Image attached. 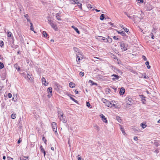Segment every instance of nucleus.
<instances>
[{
  "label": "nucleus",
  "mask_w": 160,
  "mask_h": 160,
  "mask_svg": "<svg viewBox=\"0 0 160 160\" xmlns=\"http://www.w3.org/2000/svg\"><path fill=\"white\" fill-rule=\"evenodd\" d=\"M24 158H26L23 159V160H29L28 159V157H24Z\"/></svg>",
  "instance_id": "052dcab7"
},
{
  "label": "nucleus",
  "mask_w": 160,
  "mask_h": 160,
  "mask_svg": "<svg viewBox=\"0 0 160 160\" xmlns=\"http://www.w3.org/2000/svg\"><path fill=\"white\" fill-rule=\"evenodd\" d=\"M106 40L109 43H111L112 42V39L110 37H108L107 38Z\"/></svg>",
  "instance_id": "4468645a"
},
{
  "label": "nucleus",
  "mask_w": 160,
  "mask_h": 160,
  "mask_svg": "<svg viewBox=\"0 0 160 160\" xmlns=\"http://www.w3.org/2000/svg\"><path fill=\"white\" fill-rule=\"evenodd\" d=\"M133 20L134 21H135V18H137L138 17L137 16H135L134 15H133Z\"/></svg>",
  "instance_id": "680f3d73"
},
{
  "label": "nucleus",
  "mask_w": 160,
  "mask_h": 160,
  "mask_svg": "<svg viewBox=\"0 0 160 160\" xmlns=\"http://www.w3.org/2000/svg\"><path fill=\"white\" fill-rule=\"evenodd\" d=\"M104 18H105V15L104 14H101L100 17V19L101 20H103Z\"/></svg>",
  "instance_id": "b1692460"
},
{
  "label": "nucleus",
  "mask_w": 160,
  "mask_h": 160,
  "mask_svg": "<svg viewBox=\"0 0 160 160\" xmlns=\"http://www.w3.org/2000/svg\"><path fill=\"white\" fill-rule=\"evenodd\" d=\"M52 28L54 29L55 30H57L58 28L57 26V25L56 24H54V23H52L51 25Z\"/></svg>",
  "instance_id": "9d476101"
},
{
  "label": "nucleus",
  "mask_w": 160,
  "mask_h": 160,
  "mask_svg": "<svg viewBox=\"0 0 160 160\" xmlns=\"http://www.w3.org/2000/svg\"><path fill=\"white\" fill-rule=\"evenodd\" d=\"M42 34L44 37H47L48 36V34L45 31H43Z\"/></svg>",
  "instance_id": "c85d7f7f"
},
{
  "label": "nucleus",
  "mask_w": 160,
  "mask_h": 160,
  "mask_svg": "<svg viewBox=\"0 0 160 160\" xmlns=\"http://www.w3.org/2000/svg\"><path fill=\"white\" fill-rule=\"evenodd\" d=\"M138 1V3H142L143 2V0H136Z\"/></svg>",
  "instance_id": "c03bdc74"
},
{
  "label": "nucleus",
  "mask_w": 160,
  "mask_h": 160,
  "mask_svg": "<svg viewBox=\"0 0 160 160\" xmlns=\"http://www.w3.org/2000/svg\"><path fill=\"white\" fill-rule=\"evenodd\" d=\"M73 49L75 52H78V54H80L79 53L80 52H78L79 51H78V48H77L76 47H74L73 48Z\"/></svg>",
  "instance_id": "393cba45"
},
{
  "label": "nucleus",
  "mask_w": 160,
  "mask_h": 160,
  "mask_svg": "<svg viewBox=\"0 0 160 160\" xmlns=\"http://www.w3.org/2000/svg\"><path fill=\"white\" fill-rule=\"evenodd\" d=\"M125 92V89L123 88H121L119 92V93L120 95H123L124 94Z\"/></svg>",
  "instance_id": "1a4fd4ad"
},
{
  "label": "nucleus",
  "mask_w": 160,
  "mask_h": 160,
  "mask_svg": "<svg viewBox=\"0 0 160 160\" xmlns=\"http://www.w3.org/2000/svg\"><path fill=\"white\" fill-rule=\"evenodd\" d=\"M140 96L142 99V102L144 103V101H145V97L142 95H140Z\"/></svg>",
  "instance_id": "aec40b11"
},
{
  "label": "nucleus",
  "mask_w": 160,
  "mask_h": 160,
  "mask_svg": "<svg viewBox=\"0 0 160 160\" xmlns=\"http://www.w3.org/2000/svg\"><path fill=\"white\" fill-rule=\"evenodd\" d=\"M142 58L144 60H145V61L147 60V58L144 56L143 55L142 56Z\"/></svg>",
  "instance_id": "3c124183"
},
{
  "label": "nucleus",
  "mask_w": 160,
  "mask_h": 160,
  "mask_svg": "<svg viewBox=\"0 0 160 160\" xmlns=\"http://www.w3.org/2000/svg\"><path fill=\"white\" fill-rule=\"evenodd\" d=\"M112 80L113 81H116L118 80L119 78V77L118 75L116 74H113L112 75Z\"/></svg>",
  "instance_id": "423d86ee"
},
{
  "label": "nucleus",
  "mask_w": 160,
  "mask_h": 160,
  "mask_svg": "<svg viewBox=\"0 0 160 160\" xmlns=\"http://www.w3.org/2000/svg\"><path fill=\"white\" fill-rule=\"evenodd\" d=\"M120 129L122 131V133L124 135H125V132L124 131V129L122 127H121L120 128Z\"/></svg>",
  "instance_id": "f704fd0d"
},
{
  "label": "nucleus",
  "mask_w": 160,
  "mask_h": 160,
  "mask_svg": "<svg viewBox=\"0 0 160 160\" xmlns=\"http://www.w3.org/2000/svg\"><path fill=\"white\" fill-rule=\"evenodd\" d=\"M134 140L135 141H137L138 140V138L137 137H134Z\"/></svg>",
  "instance_id": "4d7b16f0"
},
{
  "label": "nucleus",
  "mask_w": 160,
  "mask_h": 160,
  "mask_svg": "<svg viewBox=\"0 0 160 160\" xmlns=\"http://www.w3.org/2000/svg\"><path fill=\"white\" fill-rule=\"evenodd\" d=\"M77 5L80 8L82 9V4L79 2L78 3Z\"/></svg>",
  "instance_id": "4c0bfd02"
},
{
  "label": "nucleus",
  "mask_w": 160,
  "mask_h": 160,
  "mask_svg": "<svg viewBox=\"0 0 160 160\" xmlns=\"http://www.w3.org/2000/svg\"><path fill=\"white\" fill-rule=\"evenodd\" d=\"M42 140L44 141V143H45V144H46V142L47 141V140L45 139V137H43L42 138Z\"/></svg>",
  "instance_id": "603ef678"
},
{
  "label": "nucleus",
  "mask_w": 160,
  "mask_h": 160,
  "mask_svg": "<svg viewBox=\"0 0 160 160\" xmlns=\"http://www.w3.org/2000/svg\"><path fill=\"white\" fill-rule=\"evenodd\" d=\"M114 102L116 103V102L115 101H112L111 102H112H112ZM110 107H114L115 108H116V104H112H112H111V105H110Z\"/></svg>",
  "instance_id": "a211bd4d"
},
{
  "label": "nucleus",
  "mask_w": 160,
  "mask_h": 160,
  "mask_svg": "<svg viewBox=\"0 0 160 160\" xmlns=\"http://www.w3.org/2000/svg\"><path fill=\"white\" fill-rule=\"evenodd\" d=\"M141 126L143 128H146V125L145 124L142 123L141 124Z\"/></svg>",
  "instance_id": "c9c22d12"
},
{
  "label": "nucleus",
  "mask_w": 160,
  "mask_h": 160,
  "mask_svg": "<svg viewBox=\"0 0 160 160\" xmlns=\"http://www.w3.org/2000/svg\"><path fill=\"white\" fill-rule=\"evenodd\" d=\"M79 75L80 76H81L82 77L84 75V73L83 72H81L79 73Z\"/></svg>",
  "instance_id": "37998d69"
},
{
  "label": "nucleus",
  "mask_w": 160,
  "mask_h": 160,
  "mask_svg": "<svg viewBox=\"0 0 160 160\" xmlns=\"http://www.w3.org/2000/svg\"><path fill=\"white\" fill-rule=\"evenodd\" d=\"M134 102L132 101V98H126V102L127 104V105H132L133 104Z\"/></svg>",
  "instance_id": "20e7f679"
},
{
  "label": "nucleus",
  "mask_w": 160,
  "mask_h": 160,
  "mask_svg": "<svg viewBox=\"0 0 160 160\" xmlns=\"http://www.w3.org/2000/svg\"><path fill=\"white\" fill-rule=\"evenodd\" d=\"M98 40H104L105 38L101 36H98V38H97Z\"/></svg>",
  "instance_id": "4be33fe9"
},
{
  "label": "nucleus",
  "mask_w": 160,
  "mask_h": 160,
  "mask_svg": "<svg viewBox=\"0 0 160 160\" xmlns=\"http://www.w3.org/2000/svg\"><path fill=\"white\" fill-rule=\"evenodd\" d=\"M18 71H19L20 69V68L18 67L17 68Z\"/></svg>",
  "instance_id": "774afa93"
},
{
  "label": "nucleus",
  "mask_w": 160,
  "mask_h": 160,
  "mask_svg": "<svg viewBox=\"0 0 160 160\" xmlns=\"http://www.w3.org/2000/svg\"><path fill=\"white\" fill-rule=\"evenodd\" d=\"M61 112L58 111V114H60V116L59 115L58 117L59 118V119L61 121H62L63 122L65 123L67 122V120L63 118V114L62 113L61 114Z\"/></svg>",
  "instance_id": "f257e3e1"
},
{
  "label": "nucleus",
  "mask_w": 160,
  "mask_h": 160,
  "mask_svg": "<svg viewBox=\"0 0 160 160\" xmlns=\"http://www.w3.org/2000/svg\"><path fill=\"white\" fill-rule=\"evenodd\" d=\"M22 140H20V139H19V140L18 141V144L20 143L21 142Z\"/></svg>",
  "instance_id": "e2e57ef3"
},
{
  "label": "nucleus",
  "mask_w": 160,
  "mask_h": 160,
  "mask_svg": "<svg viewBox=\"0 0 160 160\" xmlns=\"http://www.w3.org/2000/svg\"><path fill=\"white\" fill-rule=\"evenodd\" d=\"M80 54H77L76 53V55H77V62L78 63V62H79V61L80 60V57L78 55H80Z\"/></svg>",
  "instance_id": "f8f14e48"
},
{
  "label": "nucleus",
  "mask_w": 160,
  "mask_h": 160,
  "mask_svg": "<svg viewBox=\"0 0 160 160\" xmlns=\"http://www.w3.org/2000/svg\"><path fill=\"white\" fill-rule=\"evenodd\" d=\"M52 88L51 87L48 88L47 89V91L49 93V92L50 93H52Z\"/></svg>",
  "instance_id": "dca6fc26"
},
{
  "label": "nucleus",
  "mask_w": 160,
  "mask_h": 160,
  "mask_svg": "<svg viewBox=\"0 0 160 160\" xmlns=\"http://www.w3.org/2000/svg\"><path fill=\"white\" fill-rule=\"evenodd\" d=\"M116 119L118 120V122H120L121 121V119L120 118V117H117Z\"/></svg>",
  "instance_id": "a18cd8bd"
},
{
  "label": "nucleus",
  "mask_w": 160,
  "mask_h": 160,
  "mask_svg": "<svg viewBox=\"0 0 160 160\" xmlns=\"http://www.w3.org/2000/svg\"><path fill=\"white\" fill-rule=\"evenodd\" d=\"M100 116H101V117L103 122L106 123L107 121L106 119V118L105 117V116H104L102 114H101Z\"/></svg>",
  "instance_id": "0eeeda50"
},
{
  "label": "nucleus",
  "mask_w": 160,
  "mask_h": 160,
  "mask_svg": "<svg viewBox=\"0 0 160 160\" xmlns=\"http://www.w3.org/2000/svg\"><path fill=\"white\" fill-rule=\"evenodd\" d=\"M71 0L73 1V2H72V3L74 4H76V3L78 4L79 2L78 1V0Z\"/></svg>",
  "instance_id": "c756f323"
},
{
  "label": "nucleus",
  "mask_w": 160,
  "mask_h": 160,
  "mask_svg": "<svg viewBox=\"0 0 160 160\" xmlns=\"http://www.w3.org/2000/svg\"><path fill=\"white\" fill-rule=\"evenodd\" d=\"M120 47L122 51H125L127 50L126 45H125L123 42H120Z\"/></svg>",
  "instance_id": "7ed1b4c3"
},
{
  "label": "nucleus",
  "mask_w": 160,
  "mask_h": 160,
  "mask_svg": "<svg viewBox=\"0 0 160 160\" xmlns=\"http://www.w3.org/2000/svg\"><path fill=\"white\" fill-rule=\"evenodd\" d=\"M52 95V93H50L48 95V98H50L51 96Z\"/></svg>",
  "instance_id": "bf43d9fd"
},
{
  "label": "nucleus",
  "mask_w": 160,
  "mask_h": 160,
  "mask_svg": "<svg viewBox=\"0 0 160 160\" xmlns=\"http://www.w3.org/2000/svg\"><path fill=\"white\" fill-rule=\"evenodd\" d=\"M52 126L53 131L55 132H57V123L55 122H52Z\"/></svg>",
  "instance_id": "39448f33"
},
{
  "label": "nucleus",
  "mask_w": 160,
  "mask_h": 160,
  "mask_svg": "<svg viewBox=\"0 0 160 160\" xmlns=\"http://www.w3.org/2000/svg\"><path fill=\"white\" fill-rule=\"evenodd\" d=\"M17 97L15 95H13V96L12 100L14 102L16 101L17 100Z\"/></svg>",
  "instance_id": "cd10ccee"
},
{
  "label": "nucleus",
  "mask_w": 160,
  "mask_h": 160,
  "mask_svg": "<svg viewBox=\"0 0 160 160\" xmlns=\"http://www.w3.org/2000/svg\"><path fill=\"white\" fill-rule=\"evenodd\" d=\"M72 28H73L76 32H77L78 34H79L80 32L79 31L78 28H77L75 27L74 26H72Z\"/></svg>",
  "instance_id": "9b49d317"
},
{
  "label": "nucleus",
  "mask_w": 160,
  "mask_h": 160,
  "mask_svg": "<svg viewBox=\"0 0 160 160\" xmlns=\"http://www.w3.org/2000/svg\"><path fill=\"white\" fill-rule=\"evenodd\" d=\"M118 34H120L122 35H125V32L123 31H122V32L118 31Z\"/></svg>",
  "instance_id": "a878e982"
},
{
  "label": "nucleus",
  "mask_w": 160,
  "mask_h": 160,
  "mask_svg": "<svg viewBox=\"0 0 160 160\" xmlns=\"http://www.w3.org/2000/svg\"><path fill=\"white\" fill-rule=\"evenodd\" d=\"M14 67L16 69H17V65L16 64H14Z\"/></svg>",
  "instance_id": "69168bd1"
},
{
  "label": "nucleus",
  "mask_w": 160,
  "mask_h": 160,
  "mask_svg": "<svg viewBox=\"0 0 160 160\" xmlns=\"http://www.w3.org/2000/svg\"><path fill=\"white\" fill-rule=\"evenodd\" d=\"M68 96H69L70 98L72 100V101H74V102H76V103H77V101L75 99L72 97L71 95L70 94H68Z\"/></svg>",
  "instance_id": "f3484780"
},
{
  "label": "nucleus",
  "mask_w": 160,
  "mask_h": 160,
  "mask_svg": "<svg viewBox=\"0 0 160 160\" xmlns=\"http://www.w3.org/2000/svg\"><path fill=\"white\" fill-rule=\"evenodd\" d=\"M102 101L103 102L105 103V105L108 107H110L111 104H112V103L111 102H109L108 100L104 98H102Z\"/></svg>",
  "instance_id": "f03ea898"
},
{
  "label": "nucleus",
  "mask_w": 160,
  "mask_h": 160,
  "mask_svg": "<svg viewBox=\"0 0 160 160\" xmlns=\"http://www.w3.org/2000/svg\"><path fill=\"white\" fill-rule=\"evenodd\" d=\"M42 146H41L40 148L41 149V152L43 153L44 156H45V154H46L45 151L44 149L43 148H42Z\"/></svg>",
  "instance_id": "ddd939ff"
},
{
  "label": "nucleus",
  "mask_w": 160,
  "mask_h": 160,
  "mask_svg": "<svg viewBox=\"0 0 160 160\" xmlns=\"http://www.w3.org/2000/svg\"><path fill=\"white\" fill-rule=\"evenodd\" d=\"M149 62L148 61H147L145 62V64H146V65H147V66H148V65H149Z\"/></svg>",
  "instance_id": "13d9d810"
},
{
  "label": "nucleus",
  "mask_w": 160,
  "mask_h": 160,
  "mask_svg": "<svg viewBox=\"0 0 160 160\" xmlns=\"http://www.w3.org/2000/svg\"><path fill=\"white\" fill-rule=\"evenodd\" d=\"M86 105H87V106L88 107H89L90 106V103H89V102H87L86 103Z\"/></svg>",
  "instance_id": "864d4df0"
},
{
  "label": "nucleus",
  "mask_w": 160,
  "mask_h": 160,
  "mask_svg": "<svg viewBox=\"0 0 160 160\" xmlns=\"http://www.w3.org/2000/svg\"><path fill=\"white\" fill-rule=\"evenodd\" d=\"M157 28H153L152 31V33L155 34L156 32V30Z\"/></svg>",
  "instance_id": "6ab92c4d"
},
{
  "label": "nucleus",
  "mask_w": 160,
  "mask_h": 160,
  "mask_svg": "<svg viewBox=\"0 0 160 160\" xmlns=\"http://www.w3.org/2000/svg\"><path fill=\"white\" fill-rule=\"evenodd\" d=\"M94 127L95 128V129L96 130H97L98 131H99V127L98 126L95 125V126H94Z\"/></svg>",
  "instance_id": "58836bf2"
},
{
  "label": "nucleus",
  "mask_w": 160,
  "mask_h": 160,
  "mask_svg": "<svg viewBox=\"0 0 160 160\" xmlns=\"http://www.w3.org/2000/svg\"><path fill=\"white\" fill-rule=\"evenodd\" d=\"M8 97L9 98H10L12 97V95L10 93H8Z\"/></svg>",
  "instance_id": "49530a36"
},
{
  "label": "nucleus",
  "mask_w": 160,
  "mask_h": 160,
  "mask_svg": "<svg viewBox=\"0 0 160 160\" xmlns=\"http://www.w3.org/2000/svg\"><path fill=\"white\" fill-rule=\"evenodd\" d=\"M69 86L71 88H73L75 86V84L72 82H71L69 83Z\"/></svg>",
  "instance_id": "2eb2a0df"
},
{
  "label": "nucleus",
  "mask_w": 160,
  "mask_h": 160,
  "mask_svg": "<svg viewBox=\"0 0 160 160\" xmlns=\"http://www.w3.org/2000/svg\"><path fill=\"white\" fill-rule=\"evenodd\" d=\"M30 30L33 31L35 33V32L34 31V28H33V24H32V23L31 22H30Z\"/></svg>",
  "instance_id": "412c9836"
},
{
  "label": "nucleus",
  "mask_w": 160,
  "mask_h": 160,
  "mask_svg": "<svg viewBox=\"0 0 160 160\" xmlns=\"http://www.w3.org/2000/svg\"><path fill=\"white\" fill-rule=\"evenodd\" d=\"M25 78L27 79H30L31 78V76L30 75H29L28 74V75L27 77V78L25 77Z\"/></svg>",
  "instance_id": "e433bc0d"
},
{
  "label": "nucleus",
  "mask_w": 160,
  "mask_h": 160,
  "mask_svg": "<svg viewBox=\"0 0 160 160\" xmlns=\"http://www.w3.org/2000/svg\"><path fill=\"white\" fill-rule=\"evenodd\" d=\"M89 82H91L92 83V85H94V84H96L95 83L93 82V81H92L91 80H89Z\"/></svg>",
  "instance_id": "6e6d98bb"
},
{
  "label": "nucleus",
  "mask_w": 160,
  "mask_h": 160,
  "mask_svg": "<svg viewBox=\"0 0 160 160\" xmlns=\"http://www.w3.org/2000/svg\"><path fill=\"white\" fill-rule=\"evenodd\" d=\"M75 93L78 94V92L77 90H76L75 91Z\"/></svg>",
  "instance_id": "0e129e2a"
},
{
  "label": "nucleus",
  "mask_w": 160,
  "mask_h": 160,
  "mask_svg": "<svg viewBox=\"0 0 160 160\" xmlns=\"http://www.w3.org/2000/svg\"><path fill=\"white\" fill-rule=\"evenodd\" d=\"M56 18H57V19L58 20H59V21H60L61 20V19L60 18V16H59L58 14H56Z\"/></svg>",
  "instance_id": "72a5a7b5"
},
{
  "label": "nucleus",
  "mask_w": 160,
  "mask_h": 160,
  "mask_svg": "<svg viewBox=\"0 0 160 160\" xmlns=\"http://www.w3.org/2000/svg\"><path fill=\"white\" fill-rule=\"evenodd\" d=\"M147 68H148V69H149L150 68H151V67L150 65H148V66H147Z\"/></svg>",
  "instance_id": "338daca9"
},
{
  "label": "nucleus",
  "mask_w": 160,
  "mask_h": 160,
  "mask_svg": "<svg viewBox=\"0 0 160 160\" xmlns=\"http://www.w3.org/2000/svg\"><path fill=\"white\" fill-rule=\"evenodd\" d=\"M12 33L10 32H8V37H11L12 36Z\"/></svg>",
  "instance_id": "7c9ffc66"
},
{
  "label": "nucleus",
  "mask_w": 160,
  "mask_h": 160,
  "mask_svg": "<svg viewBox=\"0 0 160 160\" xmlns=\"http://www.w3.org/2000/svg\"><path fill=\"white\" fill-rule=\"evenodd\" d=\"M123 29L126 32H128L129 31L128 29H127V28H124Z\"/></svg>",
  "instance_id": "5fc2aeb1"
},
{
  "label": "nucleus",
  "mask_w": 160,
  "mask_h": 160,
  "mask_svg": "<svg viewBox=\"0 0 160 160\" xmlns=\"http://www.w3.org/2000/svg\"><path fill=\"white\" fill-rule=\"evenodd\" d=\"M42 83L43 85H44L45 86L47 85L48 84V83H46V81L45 79L43 77L41 79Z\"/></svg>",
  "instance_id": "6e6552de"
},
{
  "label": "nucleus",
  "mask_w": 160,
  "mask_h": 160,
  "mask_svg": "<svg viewBox=\"0 0 160 160\" xmlns=\"http://www.w3.org/2000/svg\"><path fill=\"white\" fill-rule=\"evenodd\" d=\"M16 118V114L13 113L11 115V118L12 119H14Z\"/></svg>",
  "instance_id": "473e14b6"
},
{
  "label": "nucleus",
  "mask_w": 160,
  "mask_h": 160,
  "mask_svg": "<svg viewBox=\"0 0 160 160\" xmlns=\"http://www.w3.org/2000/svg\"><path fill=\"white\" fill-rule=\"evenodd\" d=\"M3 45H4V43H3V42L2 41H1L0 42V46L1 47H2V46H3Z\"/></svg>",
  "instance_id": "79ce46f5"
},
{
  "label": "nucleus",
  "mask_w": 160,
  "mask_h": 160,
  "mask_svg": "<svg viewBox=\"0 0 160 160\" xmlns=\"http://www.w3.org/2000/svg\"><path fill=\"white\" fill-rule=\"evenodd\" d=\"M154 34H152V33H151L150 34V36H151V38H152V39H154Z\"/></svg>",
  "instance_id": "a19ab883"
},
{
  "label": "nucleus",
  "mask_w": 160,
  "mask_h": 160,
  "mask_svg": "<svg viewBox=\"0 0 160 160\" xmlns=\"http://www.w3.org/2000/svg\"><path fill=\"white\" fill-rule=\"evenodd\" d=\"M8 160H13V158L9 157H8L7 158Z\"/></svg>",
  "instance_id": "09e8293b"
},
{
  "label": "nucleus",
  "mask_w": 160,
  "mask_h": 160,
  "mask_svg": "<svg viewBox=\"0 0 160 160\" xmlns=\"http://www.w3.org/2000/svg\"><path fill=\"white\" fill-rule=\"evenodd\" d=\"M113 38L115 40H118L119 38H117L116 36H114L113 37Z\"/></svg>",
  "instance_id": "8fccbe9b"
},
{
  "label": "nucleus",
  "mask_w": 160,
  "mask_h": 160,
  "mask_svg": "<svg viewBox=\"0 0 160 160\" xmlns=\"http://www.w3.org/2000/svg\"><path fill=\"white\" fill-rule=\"evenodd\" d=\"M78 160H81V156L79 155H78Z\"/></svg>",
  "instance_id": "de8ad7c7"
},
{
  "label": "nucleus",
  "mask_w": 160,
  "mask_h": 160,
  "mask_svg": "<svg viewBox=\"0 0 160 160\" xmlns=\"http://www.w3.org/2000/svg\"><path fill=\"white\" fill-rule=\"evenodd\" d=\"M48 23L51 25L52 23H53V21L51 20L50 19H49V18L48 19Z\"/></svg>",
  "instance_id": "5701e85b"
},
{
  "label": "nucleus",
  "mask_w": 160,
  "mask_h": 160,
  "mask_svg": "<svg viewBox=\"0 0 160 160\" xmlns=\"http://www.w3.org/2000/svg\"><path fill=\"white\" fill-rule=\"evenodd\" d=\"M4 66L3 64L1 62H0V69H2L4 68Z\"/></svg>",
  "instance_id": "2f4dec72"
},
{
  "label": "nucleus",
  "mask_w": 160,
  "mask_h": 160,
  "mask_svg": "<svg viewBox=\"0 0 160 160\" xmlns=\"http://www.w3.org/2000/svg\"><path fill=\"white\" fill-rule=\"evenodd\" d=\"M124 13H125V14L126 15H127V16H128V17L129 18H130V19L132 18H131V17L130 15H128V13H127V12H124Z\"/></svg>",
  "instance_id": "ea45409f"
},
{
  "label": "nucleus",
  "mask_w": 160,
  "mask_h": 160,
  "mask_svg": "<svg viewBox=\"0 0 160 160\" xmlns=\"http://www.w3.org/2000/svg\"><path fill=\"white\" fill-rule=\"evenodd\" d=\"M25 17L26 18L27 20L29 22H30V20L28 18V14H26L24 15Z\"/></svg>",
  "instance_id": "bb28decb"
}]
</instances>
